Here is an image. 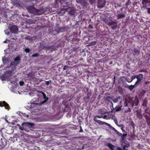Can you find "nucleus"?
Returning <instances> with one entry per match:
<instances>
[{"mask_svg":"<svg viewBox=\"0 0 150 150\" xmlns=\"http://www.w3.org/2000/svg\"><path fill=\"white\" fill-rule=\"evenodd\" d=\"M124 150H125V149H124Z\"/></svg>","mask_w":150,"mask_h":150,"instance_id":"obj_39","label":"nucleus"},{"mask_svg":"<svg viewBox=\"0 0 150 150\" xmlns=\"http://www.w3.org/2000/svg\"><path fill=\"white\" fill-rule=\"evenodd\" d=\"M94 120L97 123H98V124L100 125L105 124L106 125L108 126L109 127H110L111 126V125L110 124L98 120L97 119H96V117H94Z\"/></svg>","mask_w":150,"mask_h":150,"instance_id":"obj_3","label":"nucleus"},{"mask_svg":"<svg viewBox=\"0 0 150 150\" xmlns=\"http://www.w3.org/2000/svg\"><path fill=\"white\" fill-rule=\"evenodd\" d=\"M118 101H120V103L121 104V100H120V97H118V98H117L116 99H114L113 100V102H114V103H116Z\"/></svg>","mask_w":150,"mask_h":150,"instance_id":"obj_10","label":"nucleus"},{"mask_svg":"<svg viewBox=\"0 0 150 150\" xmlns=\"http://www.w3.org/2000/svg\"><path fill=\"white\" fill-rule=\"evenodd\" d=\"M46 84L48 85L49 84V81H46Z\"/></svg>","mask_w":150,"mask_h":150,"instance_id":"obj_27","label":"nucleus"},{"mask_svg":"<svg viewBox=\"0 0 150 150\" xmlns=\"http://www.w3.org/2000/svg\"><path fill=\"white\" fill-rule=\"evenodd\" d=\"M27 75L29 77H32V74L31 73H29Z\"/></svg>","mask_w":150,"mask_h":150,"instance_id":"obj_22","label":"nucleus"},{"mask_svg":"<svg viewBox=\"0 0 150 150\" xmlns=\"http://www.w3.org/2000/svg\"><path fill=\"white\" fill-rule=\"evenodd\" d=\"M148 1L146 0H143L142 1V3L144 4H146L147 3Z\"/></svg>","mask_w":150,"mask_h":150,"instance_id":"obj_19","label":"nucleus"},{"mask_svg":"<svg viewBox=\"0 0 150 150\" xmlns=\"http://www.w3.org/2000/svg\"><path fill=\"white\" fill-rule=\"evenodd\" d=\"M114 121L115 122V123L116 124H117V119H114Z\"/></svg>","mask_w":150,"mask_h":150,"instance_id":"obj_25","label":"nucleus"},{"mask_svg":"<svg viewBox=\"0 0 150 150\" xmlns=\"http://www.w3.org/2000/svg\"><path fill=\"white\" fill-rule=\"evenodd\" d=\"M22 125L23 127H25V126L30 127L34 125V124L30 122H24L22 124Z\"/></svg>","mask_w":150,"mask_h":150,"instance_id":"obj_9","label":"nucleus"},{"mask_svg":"<svg viewBox=\"0 0 150 150\" xmlns=\"http://www.w3.org/2000/svg\"><path fill=\"white\" fill-rule=\"evenodd\" d=\"M134 87V85H131L129 86V88L131 90H132L133 89Z\"/></svg>","mask_w":150,"mask_h":150,"instance_id":"obj_16","label":"nucleus"},{"mask_svg":"<svg viewBox=\"0 0 150 150\" xmlns=\"http://www.w3.org/2000/svg\"><path fill=\"white\" fill-rule=\"evenodd\" d=\"M122 145L123 146L124 148L126 147H128L129 146V144L128 143L125 144V143H122Z\"/></svg>","mask_w":150,"mask_h":150,"instance_id":"obj_11","label":"nucleus"},{"mask_svg":"<svg viewBox=\"0 0 150 150\" xmlns=\"http://www.w3.org/2000/svg\"><path fill=\"white\" fill-rule=\"evenodd\" d=\"M108 146L111 149V150H114V146L111 144H108Z\"/></svg>","mask_w":150,"mask_h":150,"instance_id":"obj_13","label":"nucleus"},{"mask_svg":"<svg viewBox=\"0 0 150 150\" xmlns=\"http://www.w3.org/2000/svg\"><path fill=\"white\" fill-rule=\"evenodd\" d=\"M0 106L1 107H4L5 108L8 110L9 108V107L8 104H7L5 101H0Z\"/></svg>","mask_w":150,"mask_h":150,"instance_id":"obj_5","label":"nucleus"},{"mask_svg":"<svg viewBox=\"0 0 150 150\" xmlns=\"http://www.w3.org/2000/svg\"><path fill=\"white\" fill-rule=\"evenodd\" d=\"M66 11V10L65 9L63 8L61 10V12L62 13H65Z\"/></svg>","mask_w":150,"mask_h":150,"instance_id":"obj_20","label":"nucleus"},{"mask_svg":"<svg viewBox=\"0 0 150 150\" xmlns=\"http://www.w3.org/2000/svg\"><path fill=\"white\" fill-rule=\"evenodd\" d=\"M148 12L150 13V8L148 9Z\"/></svg>","mask_w":150,"mask_h":150,"instance_id":"obj_33","label":"nucleus"},{"mask_svg":"<svg viewBox=\"0 0 150 150\" xmlns=\"http://www.w3.org/2000/svg\"><path fill=\"white\" fill-rule=\"evenodd\" d=\"M67 68V67L66 66H64V68H63V69H64V70H65V69H66Z\"/></svg>","mask_w":150,"mask_h":150,"instance_id":"obj_30","label":"nucleus"},{"mask_svg":"<svg viewBox=\"0 0 150 150\" xmlns=\"http://www.w3.org/2000/svg\"><path fill=\"white\" fill-rule=\"evenodd\" d=\"M112 28L113 29H115L116 28V26H115L113 27H112Z\"/></svg>","mask_w":150,"mask_h":150,"instance_id":"obj_32","label":"nucleus"},{"mask_svg":"<svg viewBox=\"0 0 150 150\" xmlns=\"http://www.w3.org/2000/svg\"><path fill=\"white\" fill-rule=\"evenodd\" d=\"M19 84L20 86H23L24 84V82L22 81H21L19 82Z\"/></svg>","mask_w":150,"mask_h":150,"instance_id":"obj_21","label":"nucleus"},{"mask_svg":"<svg viewBox=\"0 0 150 150\" xmlns=\"http://www.w3.org/2000/svg\"><path fill=\"white\" fill-rule=\"evenodd\" d=\"M6 144V143L4 139H0V148L4 147Z\"/></svg>","mask_w":150,"mask_h":150,"instance_id":"obj_7","label":"nucleus"},{"mask_svg":"<svg viewBox=\"0 0 150 150\" xmlns=\"http://www.w3.org/2000/svg\"><path fill=\"white\" fill-rule=\"evenodd\" d=\"M37 56H38V54H35L32 55V56L33 57H36Z\"/></svg>","mask_w":150,"mask_h":150,"instance_id":"obj_26","label":"nucleus"},{"mask_svg":"<svg viewBox=\"0 0 150 150\" xmlns=\"http://www.w3.org/2000/svg\"><path fill=\"white\" fill-rule=\"evenodd\" d=\"M9 30L8 29L6 30H5L4 32L5 33V34L7 35H8L9 34Z\"/></svg>","mask_w":150,"mask_h":150,"instance_id":"obj_18","label":"nucleus"},{"mask_svg":"<svg viewBox=\"0 0 150 150\" xmlns=\"http://www.w3.org/2000/svg\"><path fill=\"white\" fill-rule=\"evenodd\" d=\"M6 121L7 122H8V121L7 120H6Z\"/></svg>","mask_w":150,"mask_h":150,"instance_id":"obj_38","label":"nucleus"},{"mask_svg":"<svg viewBox=\"0 0 150 150\" xmlns=\"http://www.w3.org/2000/svg\"><path fill=\"white\" fill-rule=\"evenodd\" d=\"M105 117H106L105 115L104 116H103L102 115H101V116L97 115L95 117H96V119H97V118H101L103 117V118H105Z\"/></svg>","mask_w":150,"mask_h":150,"instance_id":"obj_14","label":"nucleus"},{"mask_svg":"<svg viewBox=\"0 0 150 150\" xmlns=\"http://www.w3.org/2000/svg\"><path fill=\"white\" fill-rule=\"evenodd\" d=\"M10 30L12 33H16L18 31L17 27L15 25H13L11 27Z\"/></svg>","mask_w":150,"mask_h":150,"instance_id":"obj_6","label":"nucleus"},{"mask_svg":"<svg viewBox=\"0 0 150 150\" xmlns=\"http://www.w3.org/2000/svg\"><path fill=\"white\" fill-rule=\"evenodd\" d=\"M45 98L46 99V100H48V98Z\"/></svg>","mask_w":150,"mask_h":150,"instance_id":"obj_37","label":"nucleus"},{"mask_svg":"<svg viewBox=\"0 0 150 150\" xmlns=\"http://www.w3.org/2000/svg\"><path fill=\"white\" fill-rule=\"evenodd\" d=\"M2 61L3 62L4 64H6V61H8V59L7 58H6L4 60V59L3 58V57L2 59Z\"/></svg>","mask_w":150,"mask_h":150,"instance_id":"obj_17","label":"nucleus"},{"mask_svg":"<svg viewBox=\"0 0 150 150\" xmlns=\"http://www.w3.org/2000/svg\"><path fill=\"white\" fill-rule=\"evenodd\" d=\"M122 106H117L115 107V109L116 111H120L121 110V108L122 107Z\"/></svg>","mask_w":150,"mask_h":150,"instance_id":"obj_12","label":"nucleus"},{"mask_svg":"<svg viewBox=\"0 0 150 150\" xmlns=\"http://www.w3.org/2000/svg\"><path fill=\"white\" fill-rule=\"evenodd\" d=\"M136 78L137 79V81L136 82L135 85L138 83H139L143 78V75L142 74L136 76Z\"/></svg>","mask_w":150,"mask_h":150,"instance_id":"obj_8","label":"nucleus"},{"mask_svg":"<svg viewBox=\"0 0 150 150\" xmlns=\"http://www.w3.org/2000/svg\"><path fill=\"white\" fill-rule=\"evenodd\" d=\"M7 41H9V40H5V41L4 42V43L6 42H7Z\"/></svg>","mask_w":150,"mask_h":150,"instance_id":"obj_34","label":"nucleus"},{"mask_svg":"<svg viewBox=\"0 0 150 150\" xmlns=\"http://www.w3.org/2000/svg\"><path fill=\"white\" fill-rule=\"evenodd\" d=\"M114 131L115 132V133L119 136H122V134L120 133L118 131L114 129Z\"/></svg>","mask_w":150,"mask_h":150,"instance_id":"obj_15","label":"nucleus"},{"mask_svg":"<svg viewBox=\"0 0 150 150\" xmlns=\"http://www.w3.org/2000/svg\"><path fill=\"white\" fill-rule=\"evenodd\" d=\"M29 49H25V51L26 52H28L29 51Z\"/></svg>","mask_w":150,"mask_h":150,"instance_id":"obj_24","label":"nucleus"},{"mask_svg":"<svg viewBox=\"0 0 150 150\" xmlns=\"http://www.w3.org/2000/svg\"><path fill=\"white\" fill-rule=\"evenodd\" d=\"M89 27L90 28H93V27L92 25H89Z\"/></svg>","mask_w":150,"mask_h":150,"instance_id":"obj_31","label":"nucleus"},{"mask_svg":"<svg viewBox=\"0 0 150 150\" xmlns=\"http://www.w3.org/2000/svg\"><path fill=\"white\" fill-rule=\"evenodd\" d=\"M33 13L36 15H40L43 13V12L39 10H38L35 8H33Z\"/></svg>","mask_w":150,"mask_h":150,"instance_id":"obj_4","label":"nucleus"},{"mask_svg":"<svg viewBox=\"0 0 150 150\" xmlns=\"http://www.w3.org/2000/svg\"><path fill=\"white\" fill-rule=\"evenodd\" d=\"M120 18H122L124 17V16L123 15H120L119 16Z\"/></svg>","mask_w":150,"mask_h":150,"instance_id":"obj_29","label":"nucleus"},{"mask_svg":"<svg viewBox=\"0 0 150 150\" xmlns=\"http://www.w3.org/2000/svg\"><path fill=\"white\" fill-rule=\"evenodd\" d=\"M20 60V58L19 57L15 58L14 61L10 63L6 69H3L1 70V72H0L1 74L0 79L2 81H9L11 83L16 85L17 84L16 81H12L11 80H10V78L16 72V66L18 64Z\"/></svg>","mask_w":150,"mask_h":150,"instance_id":"obj_1","label":"nucleus"},{"mask_svg":"<svg viewBox=\"0 0 150 150\" xmlns=\"http://www.w3.org/2000/svg\"><path fill=\"white\" fill-rule=\"evenodd\" d=\"M105 0H99L98 3V7H103L105 6Z\"/></svg>","mask_w":150,"mask_h":150,"instance_id":"obj_2","label":"nucleus"},{"mask_svg":"<svg viewBox=\"0 0 150 150\" xmlns=\"http://www.w3.org/2000/svg\"><path fill=\"white\" fill-rule=\"evenodd\" d=\"M135 78H136V76H132V77L131 78L132 81Z\"/></svg>","mask_w":150,"mask_h":150,"instance_id":"obj_23","label":"nucleus"},{"mask_svg":"<svg viewBox=\"0 0 150 150\" xmlns=\"http://www.w3.org/2000/svg\"><path fill=\"white\" fill-rule=\"evenodd\" d=\"M43 95L44 96V98H45V94L44 93H43Z\"/></svg>","mask_w":150,"mask_h":150,"instance_id":"obj_35","label":"nucleus"},{"mask_svg":"<svg viewBox=\"0 0 150 150\" xmlns=\"http://www.w3.org/2000/svg\"><path fill=\"white\" fill-rule=\"evenodd\" d=\"M117 149H118V150H122L119 147L117 148Z\"/></svg>","mask_w":150,"mask_h":150,"instance_id":"obj_36","label":"nucleus"},{"mask_svg":"<svg viewBox=\"0 0 150 150\" xmlns=\"http://www.w3.org/2000/svg\"><path fill=\"white\" fill-rule=\"evenodd\" d=\"M127 135V134H124L122 135V136L123 137H125Z\"/></svg>","mask_w":150,"mask_h":150,"instance_id":"obj_28","label":"nucleus"}]
</instances>
